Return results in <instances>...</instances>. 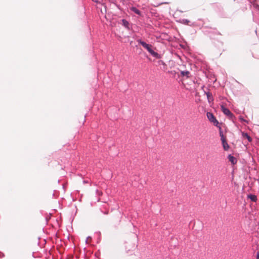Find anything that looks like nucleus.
<instances>
[{
    "instance_id": "nucleus-1",
    "label": "nucleus",
    "mask_w": 259,
    "mask_h": 259,
    "mask_svg": "<svg viewBox=\"0 0 259 259\" xmlns=\"http://www.w3.org/2000/svg\"><path fill=\"white\" fill-rule=\"evenodd\" d=\"M137 42L142 45L145 49H146L148 52L154 57L156 59H160L161 55L158 53L154 52L151 48L152 46L150 44H148L142 40L139 39L137 40Z\"/></svg>"
},
{
    "instance_id": "nucleus-13",
    "label": "nucleus",
    "mask_w": 259,
    "mask_h": 259,
    "mask_svg": "<svg viewBox=\"0 0 259 259\" xmlns=\"http://www.w3.org/2000/svg\"><path fill=\"white\" fill-rule=\"evenodd\" d=\"M218 127L219 128V134L220 136L221 137V140L223 139V138H225L224 136L223 132L220 125H219V127Z\"/></svg>"
},
{
    "instance_id": "nucleus-6",
    "label": "nucleus",
    "mask_w": 259,
    "mask_h": 259,
    "mask_svg": "<svg viewBox=\"0 0 259 259\" xmlns=\"http://www.w3.org/2000/svg\"><path fill=\"white\" fill-rule=\"evenodd\" d=\"M229 161L232 164L234 165L237 162L236 158L233 156L232 154H229L228 156Z\"/></svg>"
},
{
    "instance_id": "nucleus-4",
    "label": "nucleus",
    "mask_w": 259,
    "mask_h": 259,
    "mask_svg": "<svg viewBox=\"0 0 259 259\" xmlns=\"http://www.w3.org/2000/svg\"><path fill=\"white\" fill-rule=\"evenodd\" d=\"M221 141L222 143L223 147L225 151H227L229 148V145L228 144L225 138H223V139H221Z\"/></svg>"
},
{
    "instance_id": "nucleus-14",
    "label": "nucleus",
    "mask_w": 259,
    "mask_h": 259,
    "mask_svg": "<svg viewBox=\"0 0 259 259\" xmlns=\"http://www.w3.org/2000/svg\"><path fill=\"white\" fill-rule=\"evenodd\" d=\"M239 119L241 122H244L248 123V121L244 119L242 116H240L239 117Z\"/></svg>"
},
{
    "instance_id": "nucleus-8",
    "label": "nucleus",
    "mask_w": 259,
    "mask_h": 259,
    "mask_svg": "<svg viewBox=\"0 0 259 259\" xmlns=\"http://www.w3.org/2000/svg\"><path fill=\"white\" fill-rule=\"evenodd\" d=\"M121 21L122 25L127 30H130L129 22L124 19H122Z\"/></svg>"
},
{
    "instance_id": "nucleus-17",
    "label": "nucleus",
    "mask_w": 259,
    "mask_h": 259,
    "mask_svg": "<svg viewBox=\"0 0 259 259\" xmlns=\"http://www.w3.org/2000/svg\"><path fill=\"white\" fill-rule=\"evenodd\" d=\"M96 193L97 195H100L101 194V192H100L98 190H96Z\"/></svg>"
},
{
    "instance_id": "nucleus-19",
    "label": "nucleus",
    "mask_w": 259,
    "mask_h": 259,
    "mask_svg": "<svg viewBox=\"0 0 259 259\" xmlns=\"http://www.w3.org/2000/svg\"><path fill=\"white\" fill-rule=\"evenodd\" d=\"M256 259H259V252L256 253Z\"/></svg>"
},
{
    "instance_id": "nucleus-21",
    "label": "nucleus",
    "mask_w": 259,
    "mask_h": 259,
    "mask_svg": "<svg viewBox=\"0 0 259 259\" xmlns=\"http://www.w3.org/2000/svg\"><path fill=\"white\" fill-rule=\"evenodd\" d=\"M171 73L172 74H176V72L175 71H171Z\"/></svg>"
},
{
    "instance_id": "nucleus-20",
    "label": "nucleus",
    "mask_w": 259,
    "mask_h": 259,
    "mask_svg": "<svg viewBox=\"0 0 259 259\" xmlns=\"http://www.w3.org/2000/svg\"><path fill=\"white\" fill-rule=\"evenodd\" d=\"M90 238H91V237H90V236H89V237L87 238V239H86V240H85V242L87 243V241H88V239H90Z\"/></svg>"
},
{
    "instance_id": "nucleus-5",
    "label": "nucleus",
    "mask_w": 259,
    "mask_h": 259,
    "mask_svg": "<svg viewBox=\"0 0 259 259\" xmlns=\"http://www.w3.org/2000/svg\"><path fill=\"white\" fill-rule=\"evenodd\" d=\"M204 93L206 95L207 101L209 103L213 101V98L210 92L204 91Z\"/></svg>"
},
{
    "instance_id": "nucleus-10",
    "label": "nucleus",
    "mask_w": 259,
    "mask_h": 259,
    "mask_svg": "<svg viewBox=\"0 0 259 259\" xmlns=\"http://www.w3.org/2000/svg\"><path fill=\"white\" fill-rule=\"evenodd\" d=\"M190 72L187 70H184L181 71V75L183 77H186V78H188L189 77V75Z\"/></svg>"
},
{
    "instance_id": "nucleus-16",
    "label": "nucleus",
    "mask_w": 259,
    "mask_h": 259,
    "mask_svg": "<svg viewBox=\"0 0 259 259\" xmlns=\"http://www.w3.org/2000/svg\"><path fill=\"white\" fill-rule=\"evenodd\" d=\"M5 256V254L3 252L0 251V258H3Z\"/></svg>"
},
{
    "instance_id": "nucleus-3",
    "label": "nucleus",
    "mask_w": 259,
    "mask_h": 259,
    "mask_svg": "<svg viewBox=\"0 0 259 259\" xmlns=\"http://www.w3.org/2000/svg\"><path fill=\"white\" fill-rule=\"evenodd\" d=\"M221 108L223 113L229 116L230 118H232L234 116L233 114L231 113L230 110L228 108L225 107L224 105H221Z\"/></svg>"
},
{
    "instance_id": "nucleus-11",
    "label": "nucleus",
    "mask_w": 259,
    "mask_h": 259,
    "mask_svg": "<svg viewBox=\"0 0 259 259\" xmlns=\"http://www.w3.org/2000/svg\"><path fill=\"white\" fill-rule=\"evenodd\" d=\"M248 198H249L250 199L251 201H253V202H256L257 200V197L256 195H253V194H249L247 196Z\"/></svg>"
},
{
    "instance_id": "nucleus-18",
    "label": "nucleus",
    "mask_w": 259,
    "mask_h": 259,
    "mask_svg": "<svg viewBox=\"0 0 259 259\" xmlns=\"http://www.w3.org/2000/svg\"><path fill=\"white\" fill-rule=\"evenodd\" d=\"M254 7L259 10V5L258 4H255Z\"/></svg>"
},
{
    "instance_id": "nucleus-2",
    "label": "nucleus",
    "mask_w": 259,
    "mask_h": 259,
    "mask_svg": "<svg viewBox=\"0 0 259 259\" xmlns=\"http://www.w3.org/2000/svg\"><path fill=\"white\" fill-rule=\"evenodd\" d=\"M207 117L208 120L217 127H219V122L216 119L213 113L210 112H207L206 113Z\"/></svg>"
},
{
    "instance_id": "nucleus-15",
    "label": "nucleus",
    "mask_w": 259,
    "mask_h": 259,
    "mask_svg": "<svg viewBox=\"0 0 259 259\" xmlns=\"http://www.w3.org/2000/svg\"><path fill=\"white\" fill-rule=\"evenodd\" d=\"M189 22H190L189 20H188L187 19H183L182 20V22L184 24H188Z\"/></svg>"
},
{
    "instance_id": "nucleus-7",
    "label": "nucleus",
    "mask_w": 259,
    "mask_h": 259,
    "mask_svg": "<svg viewBox=\"0 0 259 259\" xmlns=\"http://www.w3.org/2000/svg\"><path fill=\"white\" fill-rule=\"evenodd\" d=\"M137 247V245H136L135 244H132V245L127 244L125 246V249L126 250V252H128L130 250L135 249Z\"/></svg>"
},
{
    "instance_id": "nucleus-9",
    "label": "nucleus",
    "mask_w": 259,
    "mask_h": 259,
    "mask_svg": "<svg viewBox=\"0 0 259 259\" xmlns=\"http://www.w3.org/2000/svg\"><path fill=\"white\" fill-rule=\"evenodd\" d=\"M130 10L131 11L133 12L134 13L138 15L139 16H141L142 15L141 11L135 7H131Z\"/></svg>"
},
{
    "instance_id": "nucleus-12",
    "label": "nucleus",
    "mask_w": 259,
    "mask_h": 259,
    "mask_svg": "<svg viewBox=\"0 0 259 259\" xmlns=\"http://www.w3.org/2000/svg\"><path fill=\"white\" fill-rule=\"evenodd\" d=\"M242 136L243 137L246 138L248 141L250 142L252 141V138L250 137V136L246 133H242Z\"/></svg>"
}]
</instances>
